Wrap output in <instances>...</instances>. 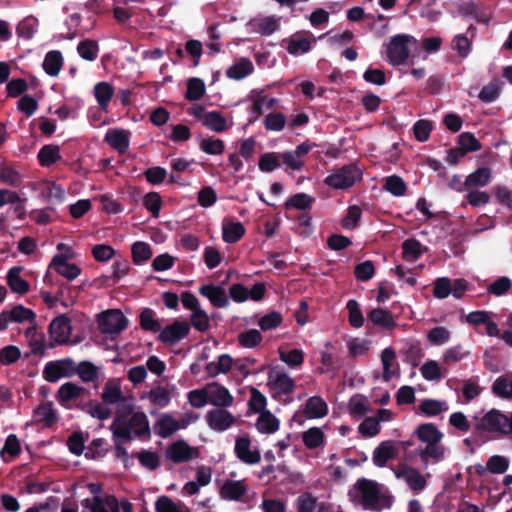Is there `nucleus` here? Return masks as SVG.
Listing matches in <instances>:
<instances>
[{"label": "nucleus", "instance_id": "1", "mask_svg": "<svg viewBox=\"0 0 512 512\" xmlns=\"http://www.w3.org/2000/svg\"><path fill=\"white\" fill-rule=\"evenodd\" d=\"M112 438L134 440L135 438L150 437V426L147 415L137 411L131 416L122 410H116L115 417L110 425Z\"/></svg>", "mask_w": 512, "mask_h": 512}, {"label": "nucleus", "instance_id": "2", "mask_svg": "<svg viewBox=\"0 0 512 512\" xmlns=\"http://www.w3.org/2000/svg\"><path fill=\"white\" fill-rule=\"evenodd\" d=\"M354 488L359 493L358 503L366 510L380 512L391 508L394 498L391 495L382 494L378 484L366 478L358 479Z\"/></svg>", "mask_w": 512, "mask_h": 512}, {"label": "nucleus", "instance_id": "3", "mask_svg": "<svg viewBox=\"0 0 512 512\" xmlns=\"http://www.w3.org/2000/svg\"><path fill=\"white\" fill-rule=\"evenodd\" d=\"M361 178V170L357 166L349 164L334 170L325 178L324 183L331 188L345 190L352 187Z\"/></svg>", "mask_w": 512, "mask_h": 512}, {"label": "nucleus", "instance_id": "4", "mask_svg": "<svg viewBox=\"0 0 512 512\" xmlns=\"http://www.w3.org/2000/svg\"><path fill=\"white\" fill-rule=\"evenodd\" d=\"M415 42L411 35L398 34L390 39L387 46V60L393 66H399L406 62L409 57V43Z\"/></svg>", "mask_w": 512, "mask_h": 512}, {"label": "nucleus", "instance_id": "5", "mask_svg": "<svg viewBox=\"0 0 512 512\" xmlns=\"http://www.w3.org/2000/svg\"><path fill=\"white\" fill-rule=\"evenodd\" d=\"M506 421L507 415L493 408L481 417L476 424V429L495 434L498 438H503L506 437Z\"/></svg>", "mask_w": 512, "mask_h": 512}, {"label": "nucleus", "instance_id": "6", "mask_svg": "<svg viewBox=\"0 0 512 512\" xmlns=\"http://www.w3.org/2000/svg\"><path fill=\"white\" fill-rule=\"evenodd\" d=\"M128 326V319L118 309L106 310L98 316V327L103 334L118 335Z\"/></svg>", "mask_w": 512, "mask_h": 512}, {"label": "nucleus", "instance_id": "7", "mask_svg": "<svg viewBox=\"0 0 512 512\" xmlns=\"http://www.w3.org/2000/svg\"><path fill=\"white\" fill-rule=\"evenodd\" d=\"M165 457L175 464H180L198 457V451L186 441L178 440L166 448Z\"/></svg>", "mask_w": 512, "mask_h": 512}, {"label": "nucleus", "instance_id": "8", "mask_svg": "<svg viewBox=\"0 0 512 512\" xmlns=\"http://www.w3.org/2000/svg\"><path fill=\"white\" fill-rule=\"evenodd\" d=\"M159 332V341L164 344L174 345L188 336L190 325L186 321L175 320L172 324L165 326Z\"/></svg>", "mask_w": 512, "mask_h": 512}, {"label": "nucleus", "instance_id": "9", "mask_svg": "<svg viewBox=\"0 0 512 512\" xmlns=\"http://www.w3.org/2000/svg\"><path fill=\"white\" fill-rule=\"evenodd\" d=\"M206 422L212 430L222 432L234 425L236 418L225 408H216L207 412Z\"/></svg>", "mask_w": 512, "mask_h": 512}, {"label": "nucleus", "instance_id": "10", "mask_svg": "<svg viewBox=\"0 0 512 512\" xmlns=\"http://www.w3.org/2000/svg\"><path fill=\"white\" fill-rule=\"evenodd\" d=\"M71 320L66 315H59L49 325L50 337L57 344H66L71 334Z\"/></svg>", "mask_w": 512, "mask_h": 512}, {"label": "nucleus", "instance_id": "11", "mask_svg": "<svg viewBox=\"0 0 512 512\" xmlns=\"http://www.w3.org/2000/svg\"><path fill=\"white\" fill-rule=\"evenodd\" d=\"M72 257L73 254H56L50 263V267L66 279L74 280L80 275L81 269L76 264L67 262Z\"/></svg>", "mask_w": 512, "mask_h": 512}, {"label": "nucleus", "instance_id": "12", "mask_svg": "<svg viewBox=\"0 0 512 512\" xmlns=\"http://www.w3.org/2000/svg\"><path fill=\"white\" fill-rule=\"evenodd\" d=\"M251 440L248 437L240 436L236 438L234 452L237 458L249 465L257 464L261 460L259 450H251Z\"/></svg>", "mask_w": 512, "mask_h": 512}, {"label": "nucleus", "instance_id": "13", "mask_svg": "<svg viewBox=\"0 0 512 512\" xmlns=\"http://www.w3.org/2000/svg\"><path fill=\"white\" fill-rule=\"evenodd\" d=\"M368 324L372 323L374 326L382 330L392 331L397 327L396 318L393 314L382 308H373L367 313Z\"/></svg>", "mask_w": 512, "mask_h": 512}, {"label": "nucleus", "instance_id": "14", "mask_svg": "<svg viewBox=\"0 0 512 512\" xmlns=\"http://www.w3.org/2000/svg\"><path fill=\"white\" fill-rule=\"evenodd\" d=\"M246 229L240 221L225 217L222 221V239L225 243H237L244 235Z\"/></svg>", "mask_w": 512, "mask_h": 512}, {"label": "nucleus", "instance_id": "15", "mask_svg": "<svg viewBox=\"0 0 512 512\" xmlns=\"http://www.w3.org/2000/svg\"><path fill=\"white\" fill-rule=\"evenodd\" d=\"M398 456V450L391 440L382 441L373 451L372 461L377 467H385L389 460Z\"/></svg>", "mask_w": 512, "mask_h": 512}, {"label": "nucleus", "instance_id": "16", "mask_svg": "<svg viewBox=\"0 0 512 512\" xmlns=\"http://www.w3.org/2000/svg\"><path fill=\"white\" fill-rule=\"evenodd\" d=\"M199 293L208 298L214 307L223 308L229 304L226 291L221 286H216L212 283L205 284L199 288Z\"/></svg>", "mask_w": 512, "mask_h": 512}, {"label": "nucleus", "instance_id": "17", "mask_svg": "<svg viewBox=\"0 0 512 512\" xmlns=\"http://www.w3.org/2000/svg\"><path fill=\"white\" fill-rule=\"evenodd\" d=\"M208 393L209 403L220 409L229 407L233 404L234 397L226 387L218 383H212L209 386Z\"/></svg>", "mask_w": 512, "mask_h": 512}, {"label": "nucleus", "instance_id": "18", "mask_svg": "<svg viewBox=\"0 0 512 512\" xmlns=\"http://www.w3.org/2000/svg\"><path fill=\"white\" fill-rule=\"evenodd\" d=\"M87 390L73 382H66L60 386L57 391L56 399L64 407H68V403L78 400Z\"/></svg>", "mask_w": 512, "mask_h": 512}, {"label": "nucleus", "instance_id": "19", "mask_svg": "<svg viewBox=\"0 0 512 512\" xmlns=\"http://www.w3.org/2000/svg\"><path fill=\"white\" fill-rule=\"evenodd\" d=\"M269 384L278 393L283 395H290L294 392L295 382L285 372H273L271 371L268 376Z\"/></svg>", "mask_w": 512, "mask_h": 512}, {"label": "nucleus", "instance_id": "20", "mask_svg": "<svg viewBox=\"0 0 512 512\" xmlns=\"http://www.w3.org/2000/svg\"><path fill=\"white\" fill-rule=\"evenodd\" d=\"M247 492L245 480H226L220 488V496L222 499L238 501Z\"/></svg>", "mask_w": 512, "mask_h": 512}, {"label": "nucleus", "instance_id": "21", "mask_svg": "<svg viewBox=\"0 0 512 512\" xmlns=\"http://www.w3.org/2000/svg\"><path fill=\"white\" fill-rule=\"evenodd\" d=\"M414 434L426 445L440 443L444 437L443 433L433 423L420 424Z\"/></svg>", "mask_w": 512, "mask_h": 512}, {"label": "nucleus", "instance_id": "22", "mask_svg": "<svg viewBox=\"0 0 512 512\" xmlns=\"http://www.w3.org/2000/svg\"><path fill=\"white\" fill-rule=\"evenodd\" d=\"M105 142L121 154L125 153L129 148L128 134L121 129L108 130L105 135Z\"/></svg>", "mask_w": 512, "mask_h": 512}, {"label": "nucleus", "instance_id": "23", "mask_svg": "<svg viewBox=\"0 0 512 512\" xmlns=\"http://www.w3.org/2000/svg\"><path fill=\"white\" fill-rule=\"evenodd\" d=\"M415 454L420 457L422 464L427 467L430 459L435 463L444 459L445 448L440 443L427 444L426 447L416 450Z\"/></svg>", "mask_w": 512, "mask_h": 512}, {"label": "nucleus", "instance_id": "24", "mask_svg": "<svg viewBox=\"0 0 512 512\" xmlns=\"http://www.w3.org/2000/svg\"><path fill=\"white\" fill-rule=\"evenodd\" d=\"M398 478L403 477L409 488L414 492H420L425 489L427 481L425 477L416 468H406L402 472L396 473Z\"/></svg>", "mask_w": 512, "mask_h": 512}, {"label": "nucleus", "instance_id": "25", "mask_svg": "<svg viewBox=\"0 0 512 512\" xmlns=\"http://www.w3.org/2000/svg\"><path fill=\"white\" fill-rule=\"evenodd\" d=\"M328 413L326 402L320 396L310 397L304 407V414L308 419L322 418Z\"/></svg>", "mask_w": 512, "mask_h": 512}, {"label": "nucleus", "instance_id": "26", "mask_svg": "<svg viewBox=\"0 0 512 512\" xmlns=\"http://www.w3.org/2000/svg\"><path fill=\"white\" fill-rule=\"evenodd\" d=\"M426 250L427 248L423 247L419 240L409 238L402 243V258L408 262H415Z\"/></svg>", "mask_w": 512, "mask_h": 512}, {"label": "nucleus", "instance_id": "27", "mask_svg": "<svg viewBox=\"0 0 512 512\" xmlns=\"http://www.w3.org/2000/svg\"><path fill=\"white\" fill-rule=\"evenodd\" d=\"M114 95V88L108 82H99L94 86V96L100 109L104 112L108 111L109 103Z\"/></svg>", "mask_w": 512, "mask_h": 512}, {"label": "nucleus", "instance_id": "28", "mask_svg": "<svg viewBox=\"0 0 512 512\" xmlns=\"http://www.w3.org/2000/svg\"><path fill=\"white\" fill-rule=\"evenodd\" d=\"M21 270V267L11 268L7 273V284L13 292L23 295L29 291L30 284L20 276Z\"/></svg>", "mask_w": 512, "mask_h": 512}, {"label": "nucleus", "instance_id": "29", "mask_svg": "<svg viewBox=\"0 0 512 512\" xmlns=\"http://www.w3.org/2000/svg\"><path fill=\"white\" fill-rule=\"evenodd\" d=\"M44 71L52 77L58 76L63 66V56L58 50L49 51L43 61Z\"/></svg>", "mask_w": 512, "mask_h": 512}, {"label": "nucleus", "instance_id": "30", "mask_svg": "<svg viewBox=\"0 0 512 512\" xmlns=\"http://www.w3.org/2000/svg\"><path fill=\"white\" fill-rule=\"evenodd\" d=\"M37 158L42 167H50L61 159L60 148L58 145L46 144L39 150Z\"/></svg>", "mask_w": 512, "mask_h": 512}, {"label": "nucleus", "instance_id": "31", "mask_svg": "<svg viewBox=\"0 0 512 512\" xmlns=\"http://www.w3.org/2000/svg\"><path fill=\"white\" fill-rule=\"evenodd\" d=\"M402 352L405 356V361L410 363L413 367L418 366L420 360L424 356L421 343L416 340H409L405 342Z\"/></svg>", "mask_w": 512, "mask_h": 512}, {"label": "nucleus", "instance_id": "32", "mask_svg": "<svg viewBox=\"0 0 512 512\" xmlns=\"http://www.w3.org/2000/svg\"><path fill=\"white\" fill-rule=\"evenodd\" d=\"M36 422H43L46 427H51L57 420L56 412L51 402L40 404L33 412Z\"/></svg>", "mask_w": 512, "mask_h": 512}, {"label": "nucleus", "instance_id": "33", "mask_svg": "<svg viewBox=\"0 0 512 512\" xmlns=\"http://www.w3.org/2000/svg\"><path fill=\"white\" fill-rule=\"evenodd\" d=\"M279 420L270 412L263 411L256 421V428L260 433L272 434L279 429Z\"/></svg>", "mask_w": 512, "mask_h": 512}, {"label": "nucleus", "instance_id": "34", "mask_svg": "<svg viewBox=\"0 0 512 512\" xmlns=\"http://www.w3.org/2000/svg\"><path fill=\"white\" fill-rule=\"evenodd\" d=\"M202 124L216 133H222L228 129L226 119L218 111H207L204 114Z\"/></svg>", "mask_w": 512, "mask_h": 512}, {"label": "nucleus", "instance_id": "35", "mask_svg": "<svg viewBox=\"0 0 512 512\" xmlns=\"http://www.w3.org/2000/svg\"><path fill=\"white\" fill-rule=\"evenodd\" d=\"M253 64L247 58H241L240 61L233 64L226 71L230 79L241 80L253 72Z\"/></svg>", "mask_w": 512, "mask_h": 512}, {"label": "nucleus", "instance_id": "36", "mask_svg": "<svg viewBox=\"0 0 512 512\" xmlns=\"http://www.w3.org/2000/svg\"><path fill=\"white\" fill-rule=\"evenodd\" d=\"M257 32L262 35H271L279 29V22L274 16H268L261 19H253L249 22Z\"/></svg>", "mask_w": 512, "mask_h": 512}, {"label": "nucleus", "instance_id": "37", "mask_svg": "<svg viewBox=\"0 0 512 512\" xmlns=\"http://www.w3.org/2000/svg\"><path fill=\"white\" fill-rule=\"evenodd\" d=\"M70 364L68 361H50L46 363L43 370V377L46 381L50 383L57 382L63 375H67L68 373L62 368L63 365Z\"/></svg>", "mask_w": 512, "mask_h": 512}, {"label": "nucleus", "instance_id": "38", "mask_svg": "<svg viewBox=\"0 0 512 512\" xmlns=\"http://www.w3.org/2000/svg\"><path fill=\"white\" fill-rule=\"evenodd\" d=\"M155 312L151 308H143L139 314V325L141 329L149 332H159L161 324L158 319H155Z\"/></svg>", "mask_w": 512, "mask_h": 512}, {"label": "nucleus", "instance_id": "39", "mask_svg": "<svg viewBox=\"0 0 512 512\" xmlns=\"http://www.w3.org/2000/svg\"><path fill=\"white\" fill-rule=\"evenodd\" d=\"M80 408L82 411L86 412L93 418H97L99 420H106L112 414V410L109 407L105 406L102 403L95 402L92 400L81 405Z\"/></svg>", "mask_w": 512, "mask_h": 512}, {"label": "nucleus", "instance_id": "40", "mask_svg": "<svg viewBox=\"0 0 512 512\" xmlns=\"http://www.w3.org/2000/svg\"><path fill=\"white\" fill-rule=\"evenodd\" d=\"M77 52L82 59L94 61L97 59L99 53L98 42L93 39H84L79 42Z\"/></svg>", "mask_w": 512, "mask_h": 512}, {"label": "nucleus", "instance_id": "41", "mask_svg": "<svg viewBox=\"0 0 512 512\" xmlns=\"http://www.w3.org/2000/svg\"><path fill=\"white\" fill-rule=\"evenodd\" d=\"M311 49V42L309 38L305 36H301L300 34H295L290 37L287 51L291 55H299L309 52Z\"/></svg>", "mask_w": 512, "mask_h": 512}, {"label": "nucleus", "instance_id": "42", "mask_svg": "<svg viewBox=\"0 0 512 512\" xmlns=\"http://www.w3.org/2000/svg\"><path fill=\"white\" fill-rule=\"evenodd\" d=\"M501 82L498 79H494L487 85L483 86L478 94V98L483 103H492L498 99L501 92Z\"/></svg>", "mask_w": 512, "mask_h": 512}, {"label": "nucleus", "instance_id": "43", "mask_svg": "<svg viewBox=\"0 0 512 512\" xmlns=\"http://www.w3.org/2000/svg\"><path fill=\"white\" fill-rule=\"evenodd\" d=\"M157 434L162 438H167L180 429V424L172 416L165 414L157 422Z\"/></svg>", "mask_w": 512, "mask_h": 512}, {"label": "nucleus", "instance_id": "44", "mask_svg": "<svg viewBox=\"0 0 512 512\" xmlns=\"http://www.w3.org/2000/svg\"><path fill=\"white\" fill-rule=\"evenodd\" d=\"M205 90V83L202 79L190 78L187 81L185 98L189 101H198L204 96Z\"/></svg>", "mask_w": 512, "mask_h": 512}, {"label": "nucleus", "instance_id": "45", "mask_svg": "<svg viewBox=\"0 0 512 512\" xmlns=\"http://www.w3.org/2000/svg\"><path fill=\"white\" fill-rule=\"evenodd\" d=\"M491 171L488 167H481L469 174L464 182L466 187L485 186L489 183Z\"/></svg>", "mask_w": 512, "mask_h": 512}, {"label": "nucleus", "instance_id": "46", "mask_svg": "<svg viewBox=\"0 0 512 512\" xmlns=\"http://www.w3.org/2000/svg\"><path fill=\"white\" fill-rule=\"evenodd\" d=\"M131 253L133 262L136 265L148 261L153 255L151 246L142 241H137L132 245Z\"/></svg>", "mask_w": 512, "mask_h": 512}, {"label": "nucleus", "instance_id": "47", "mask_svg": "<svg viewBox=\"0 0 512 512\" xmlns=\"http://www.w3.org/2000/svg\"><path fill=\"white\" fill-rule=\"evenodd\" d=\"M302 441L308 449H316L324 444V433L318 427H311L303 432Z\"/></svg>", "mask_w": 512, "mask_h": 512}, {"label": "nucleus", "instance_id": "48", "mask_svg": "<svg viewBox=\"0 0 512 512\" xmlns=\"http://www.w3.org/2000/svg\"><path fill=\"white\" fill-rule=\"evenodd\" d=\"M101 398L105 404H116L125 400L120 386L110 381L105 384Z\"/></svg>", "mask_w": 512, "mask_h": 512}, {"label": "nucleus", "instance_id": "49", "mask_svg": "<svg viewBox=\"0 0 512 512\" xmlns=\"http://www.w3.org/2000/svg\"><path fill=\"white\" fill-rule=\"evenodd\" d=\"M80 379L85 382H94L98 379V368L90 361H81L75 370Z\"/></svg>", "mask_w": 512, "mask_h": 512}, {"label": "nucleus", "instance_id": "50", "mask_svg": "<svg viewBox=\"0 0 512 512\" xmlns=\"http://www.w3.org/2000/svg\"><path fill=\"white\" fill-rule=\"evenodd\" d=\"M492 392L502 399H512V380L504 375L498 377L492 384Z\"/></svg>", "mask_w": 512, "mask_h": 512}, {"label": "nucleus", "instance_id": "51", "mask_svg": "<svg viewBox=\"0 0 512 512\" xmlns=\"http://www.w3.org/2000/svg\"><path fill=\"white\" fill-rule=\"evenodd\" d=\"M314 198L306 193H296L285 202V209L296 208L306 210L311 208Z\"/></svg>", "mask_w": 512, "mask_h": 512}, {"label": "nucleus", "instance_id": "52", "mask_svg": "<svg viewBox=\"0 0 512 512\" xmlns=\"http://www.w3.org/2000/svg\"><path fill=\"white\" fill-rule=\"evenodd\" d=\"M383 188L394 196H403L406 193L407 185L398 175L386 177Z\"/></svg>", "mask_w": 512, "mask_h": 512}, {"label": "nucleus", "instance_id": "53", "mask_svg": "<svg viewBox=\"0 0 512 512\" xmlns=\"http://www.w3.org/2000/svg\"><path fill=\"white\" fill-rule=\"evenodd\" d=\"M280 154L276 152H267L260 156L258 166L262 172L269 173L281 166Z\"/></svg>", "mask_w": 512, "mask_h": 512}, {"label": "nucleus", "instance_id": "54", "mask_svg": "<svg viewBox=\"0 0 512 512\" xmlns=\"http://www.w3.org/2000/svg\"><path fill=\"white\" fill-rule=\"evenodd\" d=\"M37 26L38 20L35 17H26L18 23L16 33L21 38L31 39L37 31Z\"/></svg>", "mask_w": 512, "mask_h": 512}, {"label": "nucleus", "instance_id": "55", "mask_svg": "<svg viewBox=\"0 0 512 512\" xmlns=\"http://www.w3.org/2000/svg\"><path fill=\"white\" fill-rule=\"evenodd\" d=\"M262 334L257 329H250L238 335V343L244 348H255L262 342Z\"/></svg>", "mask_w": 512, "mask_h": 512}, {"label": "nucleus", "instance_id": "56", "mask_svg": "<svg viewBox=\"0 0 512 512\" xmlns=\"http://www.w3.org/2000/svg\"><path fill=\"white\" fill-rule=\"evenodd\" d=\"M9 312L10 318L12 322L23 323L28 321L33 323L36 319V314L33 310L24 307L19 304L14 306Z\"/></svg>", "mask_w": 512, "mask_h": 512}, {"label": "nucleus", "instance_id": "57", "mask_svg": "<svg viewBox=\"0 0 512 512\" xmlns=\"http://www.w3.org/2000/svg\"><path fill=\"white\" fill-rule=\"evenodd\" d=\"M346 308L348 310L349 324L354 328H361L364 324V317L359 303L355 299H350L346 304Z\"/></svg>", "mask_w": 512, "mask_h": 512}, {"label": "nucleus", "instance_id": "58", "mask_svg": "<svg viewBox=\"0 0 512 512\" xmlns=\"http://www.w3.org/2000/svg\"><path fill=\"white\" fill-rule=\"evenodd\" d=\"M200 149L209 155H219L225 150V143L219 138H203L199 143Z\"/></svg>", "mask_w": 512, "mask_h": 512}, {"label": "nucleus", "instance_id": "59", "mask_svg": "<svg viewBox=\"0 0 512 512\" xmlns=\"http://www.w3.org/2000/svg\"><path fill=\"white\" fill-rule=\"evenodd\" d=\"M458 145L465 154L478 151L482 147L480 141L470 132H463L458 136Z\"/></svg>", "mask_w": 512, "mask_h": 512}, {"label": "nucleus", "instance_id": "60", "mask_svg": "<svg viewBox=\"0 0 512 512\" xmlns=\"http://www.w3.org/2000/svg\"><path fill=\"white\" fill-rule=\"evenodd\" d=\"M297 512H315L317 507V498L309 492H304L295 500Z\"/></svg>", "mask_w": 512, "mask_h": 512}, {"label": "nucleus", "instance_id": "61", "mask_svg": "<svg viewBox=\"0 0 512 512\" xmlns=\"http://www.w3.org/2000/svg\"><path fill=\"white\" fill-rule=\"evenodd\" d=\"M419 409L426 416L434 417L446 411L447 406H445V403L435 399H425L420 403Z\"/></svg>", "mask_w": 512, "mask_h": 512}, {"label": "nucleus", "instance_id": "62", "mask_svg": "<svg viewBox=\"0 0 512 512\" xmlns=\"http://www.w3.org/2000/svg\"><path fill=\"white\" fill-rule=\"evenodd\" d=\"M266 130L281 131L286 125V117L281 112L269 113L263 120Z\"/></svg>", "mask_w": 512, "mask_h": 512}, {"label": "nucleus", "instance_id": "63", "mask_svg": "<svg viewBox=\"0 0 512 512\" xmlns=\"http://www.w3.org/2000/svg\"><path fill=\"white\" fill-rule=\"evenodd\" d=\"M424 379L428 381H438L444 377L441 369L435 360H427L420 368Z\"/></svg>", "mask_w": 512, "mask_h": 512}, {"label": "nucleus", "instance_id": "64", "mask_svg": "<svg viewBox=\"0 0 512 512\" xmlns=\"http://www.w3.org/2000/svg\"><path fill=\"white\" fill-rule=\"evenodd\" d=\"M470 352L465 350L462 345H456L446 350L443 354V362L446 365L454 364L468 357Z\"/></svg>", "mask_w": 512, "mask_h": 512}]
</instances>
